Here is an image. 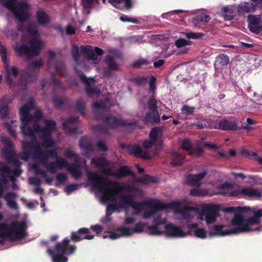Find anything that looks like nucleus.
I'll return each mask as SVG.
<instances>
[{
    "label": "nucleus",
    "instance_id": "1",
    "mask_svg": "<svg viewBox=\"0 0 262 262\" xmlns=\"http://www.w3.org/2000/svg\"><path fill=\"white\" fill-rule=\"evenodd\" d=\"M87 177L89 181L93 183L94 188H97L102 193V201L111 202L107 205L106 209V216H110L116 210H112L108 206L111 204H118L116 203L118 193L124 189V187L119 182L104 179L96 172H88Z\"/></svg>",
    "mask_w": 262,
    "mask_h": 262
},
{
    "label": "nucleus",
    "instance_id": "2",
    "mask_svg": "<svg viewBox=\"0 0 262 262\" xmlns=\"http://www.w3.org/2000/svg\"><path fill=\"white\" fill-rule=\"evenodd\" d=\"M90 233L88 228H79L76 232H72L71 238H64L61 242L57 243L55 246V251L58 254L54 255V250L48 248V253L52 257L53 262H68V259L64 256L65 254H72L76 249L75 245H70L71 240L74 242H79L83 239L91 240L94 238V235L88 234Z\"/></svg>",
    "mask_w": 262,
    "mask_h": 262
},
{
    "label": "nucleus",
    "instance_id": "3",
    "mask_svg": "<svg viewBox=\"0 0 262 262\" xmlns=\"http://www.w3.org/2000/svg\"><path fill=\"white\" fill-rule=\"evenodd\" d=\"M94 108V118L96 120H100L105 125H98L95 126V130L105 134L108 133V128L116 129L121 126H129L135 123L127 120L122 119L108 113L104 104L97 102L92 104Z\"/></svg>",
    "mask_w": 262,
    "mask_h": 262
},
{
    "label": "nucleus",
    "instance_id": "4",
    "mask_svg": "<svg viewBox=\"0 0 262 262\" xmlns=\"http://www.w3.org/2000/svg\"><path fill=\"white\" fill-rule=\"evenodd\" d=\"M2 203L0 201V208ZM3 215L0 213V221L3 219ZM27 223L25 221H13L10 225L5 223H0V237H8L11 240H19L27 235Z\"/></svg>",
    "mask_w": 262,
    "mask_h": 262
},
{
    "label": "nucleus",
    "instance_id": "5",
    "mask_svg": "<svg viewBox=\"0 0 262 262\" xmlns=\"http://www.w3.org/2000/svg\"><path fill=\"white\" fill-rule=\"evenodd\" d=\"M159 202L152 200H145L142 202L134 201V196L133 195H123L120 198V201L118 204H111L108 207L113 210H118L120 208H127L132 207L138 212H140L142 206L146 207H160Z\"/></svg>",
    "mask_w": 262,
    "mask_h": 262
},
{
    "label": "nucleus",
    "instance_id": "6",
    "mask_svg": "<svg viewBox=\"0 0 262 262\" xmlns=\"http://www.w3.org/2000/svg\"><path fill=\"white\" fill-rule=\"evenodd\" d=\"M260 223L259 219L256 217H251L246 219L243 214H236L234 215L231 220L232 225L234 227V232L238 233L248 232L253 230H259V228L257 227L253 229L250 227L252 225H258Z\"/></svg>",
    "mask_w": 262,
    "mask_h": 262
},
{
    "label": "nucleus",
    "instance_id": "7",
    "mask_svg": "<svg viewBox=\"0 0 262 262\" xmlns=\"http://www.w3.org/2000/svg\"><path fill=\"white\" fill-rule=\"evenodd\" d=\"M43 64L42 59H39L28 63L27 68L21 72L20 80L21 84L26 85L28 83L35 81L37 78L38 71Z\"/></svg>",
    "mask_w": 262,
    "mask_h": 262
},
{
    "label": "nucleus",
    "instance_id": "8",
    "mask_svg": "<svg viewBox=\"0 0 262 262\" xmlns=\"http://www.w3.org/2000/svg\"><path fill=\"white\" fill-rule=\"evenodd\" d=\"M0 55L2 62L5 64L6 70V80L7 84L10 88L13 87L15 85V82L13 81L12 77L15 78L18 75V70L16 67L10 68L9 64V60L7 58L8 52L6 47L2 44L0 41Z\"/></svg>",
    "mask_w": 262,
    "mask_h": 262
},
{
    "label": "nucleus",
    "instance_id": "9",
    "mask_svg": "<svg viewBox=\"0 0 262 262\" xmlns=\"http://www.w3.org/2000/svg\"><path fill=\"white\" fill-rule=\"evenodd\" d=\"M23 173L20 168H15L12 170L6 163L0 162V178L4 183H7L9 180L15 181L16 178L19 177Z\"/></svg>",
    "mask_w": 262,
    "mask_h": 262
},
{
    "label": "nucleus",
    "instance_id": "10",
    "mask_svg": "<svg viewBox=\"0 0 262 262\" xmlns=\"http://www.w3.org/2000/svg\"><path fill=\"white\" fill-rule=\"evenodd\" d=\"M75 70L76 74L79 76L80 80L85 85V91L87 95L90 97L94 95L99 96L100 94V91L97 88L94 86L95 84L94 78H87L83 73L81 71L78 70L77 68H75Z\"/></svg>",
    "mask_w": 262,
    "mask_h": 262
},
{
    "label": "nucleus",
    "instance_id": "11",
    "mask_svg": "<svg viewBox=\"0 0 262 262\" xmlns=\"http://www.w3.org/2000/svg\"><path fill=\"white\" fill-rule=\"evenodd\" d=\"M33 154V158L39 160L44 166V163H49L47 161L49 158H57L58 153L55 149L42 150L39 144H36L35 150Z\"/></svg>",
    "mask_w": 262,
    "mask_h": 262
},
{
    "label": "nucleus",
    "instance_id": "12",
    "mask_svg": "<svg viewBox=\"0 0 262 262\" xmlns=\"http://www.w3.org/2000/svg\"><path fill=\"white\" fill-rule=\"evenodd\" d=\"M17 0H0V3H4V6L11 10L14 16L23 24L29 19V15L24 11H23L17 7Z\"/></svg>",
    "mask_w": 262,
    "mask_h": 262
},
{
    "label": "nucleus",
    "instance_id": "13",
    "mask_svg": "<svg viewBox=\"0 0 262 262\" xmlns=\"http://www.w3.org/2000/svg\"><path fill=\"white\" fill-rule=\"evenodd\" d=\"M48 53L49 55V59L47 62L48 70H50L52 68H53L57 74L61 76H64L66 70L63 61L55 58L56 54L54 51H49Z\"/></svg>",
    "mask_w": 262,
    "mask_h": 262
},
{
    "label": "nucleus",
    "instance_id": "14",
    "mask_svg": "<svg viewBox=\"0 0 262 262\" xmlns=\"http://www.w3.org/2000/svg\"><path fill=\"white\" fill-rule=\"evenodd\" d=\"M220 207L217 205L208 204L202 209V213L205 215V220L207 224L213 223L216 221Z\"/></svg>",
    "mask_w": 262,
    "mask_h": 262
},
{
    "label": "nucleus",
    "instance_id": "15",
    "mask_svg": "<svg viewBox=\"0 0 262 262\" xmlns=\"http://www.w3.org/2000/svg\"><path fill=\"white\" fill-rule=\"evenodd\" d=\"M56 161L49 162V163H44V166L50 173L54 174L56 172V170L61 169L62 168H66L68 171L69 163L63 158H60L57 155V158H55Z\"/></svg>",
    "mask_w": 262,
    "mask_h": 262
},
{
    "label": "nucleus",
    "instance_id": "16",
    "mask_svg": "<svg viewBox=\"0 0 262 262\" xmlns=\"http://www.w3.org/2000/svg\"><path fill=\"white\" fill-rule=\"evenodd\" d=\"M43 124L44 126L41 127L38 121H35L33 126L34 133H39L41 135L43 134L46 135L49 130H56L57 124L54 120L46 119L43 120Z\"/></svg>",
    "mask_w": 262,
    "mask_h": 262
},
{
    "label": "nucleus",
    "instance_id": "17",
    "mask_svg": "<svg viewBox=\"0 0 262 262\" xmlns=\"http://www.w3.org/2000/svg\"><path fill=\"white\" fill-rule=\"evenodd\" d=\"M81 52L86 54L88 58L92 60L97 59V55L101 56L103 54L104 51L102 49L95 47L94 50L92 46L90 45H82L80 47Z\"/></svg>",
    "mask_w": 262,
    "mask_h": 262
},
{
    "label": "nucleus",
    "instance_id": "18",
    "mask_svg": "<svg viewBox=\"0 0 262 262\" xmlns=\"http://www.w3.org/2000/svg\"><path fill=\"white\" fill-rule=\"evenodd\" d=\"M78 120V117H70L68 120L62 124L63 129L66 133L68 134H76L77 133L78 128L77 123Z\"/></svg>",
    "mask_w": 262,
    "mask_h": 262
},
{
    "label": "nucleus",
    "instance_id": "19",
    "mask_svg": "<svg viewBox=\"0 0 262 262\" xmlns=\"http://www.w3.org/2000/svg\"><path fill=\"white\" fill-rule=\"evenodd\" d=\"M165 232L168 236L174 237H185L187 234L181 228L171 223L165 226Z\"/></svg>",
    "mask_w": 262,
    "mask_h": 262
},
{
    "label": "nucleus",
    "instance_id": "20",
    "mask_svg": "<svg viewBox=\"0 0 262 262\" xmlns=\"http://www.w3.org/2000/svg\"><path fill=\"white\" fill-rule=\"evenodd\" d=\"M80 162L79 157L74 158V162L71 164L69 163L68 171L70 172L75 179H79L82 176L80 170Z\"/></svg>",
    "mask_w": 262,
    "mask_h": 262
},
{
    "label": "nucleus",
    "instance_id": "21",
    "mask_svg": "<svg viewBox=\"0 0 262 262\" xmlns=\"http://www.w3.org/2000/svg\"><path fill=\"white\" fill-rule=\"evenodd\" d=\"M153 201H156L159 202V205H158L160 207H147L148 208H151L150 210L146 211L144 214L143 217L144 219H149L153 216L157 211L159 210H163L164 209L168 208L170 207V204L167 203H163L160 202L159 200L157 199H151Z\"/></svg>",
    "mask_w": 262,
    "mask_h": 262
},
{
    "label": "nucleus",
    "instance_id": "22",
    "mask_svg": "<svg viewBox=\"0 0 262 262\" xmlns=\"http://www.w3.org/2000/svg\"><path fill=\"white\" fill-rule=\"evenodd\" d=\"M207 172H202L196 174H189L186 178V181L188 184L193 186H200L201 181L206 176Z\"/></svg>",
    "mask_w": 262,
    "mask_h": 262
},
{
    "label": "nucleus",
    "instance_id": "23",
    "mask_svg": "<svg viewBox=\"0 0 262 262\" xmlns=\"http://www.w3.org/2000/svg\"><path fill=\"white\" fill-rule=\"evenodd\" d=\"M54 131H55V130H49V131H47L46 135L43 134L41 135L42 139L41 145L43 147L46 148H49L56 146L55 142L52 138V134Z\"/></svg>",
    "mask_w": 262,
    "mask_h": 262
},
{
    "label": "nucleus",
    "instance_id": "24",
    "mask_svg": "<svg viewBox=\"0 0 262 262\" xmlns=\"http://www.w3.org/2000/svg\"><path fill=\"white\" fill-rule=\"evenodd\" d=\"M14 50L18 57H21L25 56L28 58H31L34 57L33 55H32L31 49L28 46L25 45L17 46L14 48Z\"/></svg>",
    "mask_w": 262,
    "mask_h": 262
},
{
    "label": "nucleus",
    "instance_id": "25",
    "mask_svg": "<svg viewBox=\"0 0 262 262\" xmlns=\"http://www.w3.org/2000/svg\"><path fill=\"white\" fill-rule=\"evenodd\" d=\"M144 120L147 124H159L161 119L158 111L147 112L145 115Z\"/></svg>",
    "mask_w": 262,
    "mask_h": 262
},
{
    "label": "nucleus",
    "instance_id": "26",
    "mask_svg": "<svg viewBox=\"0 0 262 262\" xmlns=\"http://www.w3.org/2000/svg\"><path fill=\"white\" fill-rule=\"evenodd\" d=\"M18 196L16 192H9L5 194L4 198L7 202L8 206L13 209H17L18 207V204L14 200Z\"/></svg>",
    "mask_w": 262,
    "mask_h": 262
},
{
    "label": "nucleus",
    "instance_id": "27",
    "mask_svg": "<svg viewBox=\"0 0 262 262\" xmlns=\"http://www.w3.org/2000/svg\"><path fill=\"white\" fill-rule=\"evenodd\" d=\"M224 226L221 225H217L214 226V231L213 232H210L209 233V235L212 236L214 235H221L225 236L227 235H229L232 233H237V232H234V228L231 229H226L225 230H223Z\"/></svg>",
    "mask_w": 262,
    "mask_h": 262
},
{
    "label": "nucleus",
    "instance_id": "28",
    "mask_svg": "<svg viewBox=\"0 0 262 262\" xmlns=\"http://www.w3.org/2000/svg\"><path fill=\"white\" fill-rule=\"evenodd\" d=\"M30 43L32 55L34 57L38 55L40 53V50L42 48V42L38 37H33L30 39Z\"/></svg>",
    "mask_w": 262,
    "mask_h": 262
},
{
    "label": "nucleus",
    "instance_id": "29",
    "mask_svg": "<svg viewBox=\"0 0 262 262\" xmlns=\"http://www.w3.org/2000/svg\"><path fill=\"white\" fill-rule=\"evenodd\" d=\"M108 2L116 8L123 10L124 8L129 9L132 7V0H108Z\"/></svg>",
    "mask_w": 262,
    "mask_h": 262
},
{
    "label": "nucleus",
    "instance_id": "30",
    "mask_svg": "<svg viewBox=\"0 0 262 262\" xmlns=\"http://www.w3.org/2000/svg\"><path fill=\"white\" fill-rule=\"evenodd\" d=\"M219 128L224 130H236L237 125L234 121L224 119L221 120L219 124Z\"/></svg>",
    "mask_w": 262,
    "mask_h": 262
},
{
    "label": "nucleus",
    "instance_id": "31",
    "mask_svg": "<svg viewBox=\"0 0 262 262\" xmlns=\"http://www.w3.org/2000/svg\"><path fill=\"white\" fill-rule=\"evenodd\" d=\"M130 151L137 158H140L144 160H148L150 158V156L148 153L143 150L142 148L138 145L132 147Z\"/></svg>",
    "mask_w": 262,
    "mask_h": 262
},
{
    "label": "nucleus",
    "instance_id": "32",
    "mask_svg": "<svg viewBox=\"0 0 262 262\" xmlns=\"http://www.w3.org/2000/svg\"><path fill=\"white\" fill-rule=\"evenodd\" d=\"M250 208L246 207H234V206H231V207H225L223 209V211L227 213H234V215L236 214H243V213H248L249 211H250Z\"/></svg>",
    "mask_w": 262,
    "mask_h": 262
},
{
    "label": "nucleus",
    "instance_id": "33",
    "mask_svg": "<svg viewBox=\"0 0 262 262\" xmlns=\"http://www.w3.org/2000/svg\"><path fill=\"white\" fill-rule=\"evenodd\" d=\"M79 147L89 152L94 150V145L91 139L87 137H82L79 141Z\"/></svg>",
    "mask_w": 262,
    "mask_h": 262
},
{
    "label": "nucleus",
    "instance_id": "34",
    "mask_svg": "<svg viewBox=\"0 0 262 262\" xmlns=\"http://www.w3.org/2000/svg\"><path fill=\"white\" fill-rule=\"evenodd\" d=\"M91 163L95 165L97 168L101 170L110 165V162L105 157L93 158L91 159Z\"/></svg>",
    "mask_w": 262,
    "mask_h": 262
},
{
    "label": "nucleus",
    "instance_id": "35",
    "mask_svg": "<svg viewBox=\"0 0 262 262\" xmlns=\"http://www.w3.org/2000/svg\"><path fill=\"white\" fill-rule=\"evenodd\" d=\"M116 177L118 178L126 177L127 176H133L134 172L127 166H122L116 171Z\"/></svg>",
    "mask_w": 262,
    "mask_h": 262
},
{
    "label": "nucleus",
    "instance_id": "36",
    "mask_svg": "<svg viewBox=\"0 0 262 262\" xmlns=\"http://www.w3.org/2000/svg\"><path fill=\"white\" fill-rule=\"evenodd\" d=\"M255 6L252 3H244L240 4L237 8V12L239 14L244 13H250L255 10Z\"/></svg>",
    "mask_w": 262,
    "mask_h": 262
},
{
    "label": "nucleus",
    "instance_id": "37",
    "mask_svg": "<svg viewBox=\"0 0 262 262\" xmlns=\"http://www.w3.org/2000/svg\"><path fill=\"white\" fill-rule=\"evenodd\" d=\"M36 18L38 24L40 25H45L50 22L49 16L43 10H39L37 12Z\"/></svg>",
    "mask_w": 262,
    "mask_h": 262
},
{
    "label": "nucleus",
    "instance_id": "38",
    "mask_svg": "<svg viewBox=\"0 0 262 262\" xmlns=\"http://www.w3.org/2000/svg\"><path fill=\"white\" fill-rule=\"evenodd\" d=\"M172 162L170 164L173 167L181 165L183 163L185 159L183 155L177 152H174L172 154Z\"/></svg>",
    "mask_w": 262,
    "mask_h": 262
},
{
    "label": "nucleus",
    "instance_id": "39",
    "mask_svg": "<svg viewBox=\"0 0 262 262\" xmlns=\"http://www.w3.org/2000/svg\"><path fill=\"white\" fill-rule=\"evenodd\" d=\"M36 144H39L36 140L31 139V141H22L21 146L24 151L32 152V150L33 149H34V151L35 150Z\"/></svg>",
    "mask_w": 262,
    "mask_h": 262
},
{
    "label": "nucleus",
    "instance_id": "40",
    "mask_svg": "<svg viewBox=\"0 0 262 262\" xmlns=\"http://www.w3.org/2000/svg\"><path fill=\"white\" fill-rule=\"evenodd\" d=\"M20 128L24 136L29 137L31 139L36 140L33 129L29 127L28 125H21Z\"/></svg>",
    "mask_w": 262,
    "mask_h": 262
},
{
    "label": "nucleus",
    "instance_id": "41",
    "mask_svg": "<svg viewBox=\"0 0 262 262\" xmlns=\"http://www.w3.org/2000/svg\"><path fill=\"white\" fill-rule=\"evenodd\" d=\"M71 53L73 58L77 65L80 63L81 54L79 52V47L76 45L72 46L71 49Z\"/></svg>",
    "mask_w": 262,
    "mask_h": 262
},
{
    "label": "nucleus",
    "instance_id": "42",
    "mask_svg": "<svg viewBox=\"0 0 262 262\" xmlns=\"http://www.w3.org/2000/svg\"><path fill=\"white\" fill-rule=\"evenodd\" d=\"M248 20L249 22V26L250 30L254 32L255 28L256 27H259L257 26L260 23V20L257 18L255 15H249L248 17Z\"/></svg>",
    "mask_w": 262,
    "mask_h": 262
},
{
    "label": "nucleus",
    "instance_id": "43",
    "mask_svg": "<svg viewBox=\"0 0 262 262\" xmlns=\"http://www.w3.org/2000/svg\"><path fill=\"white\" fill-rule=\"evenodd\" d=\"M9 108L8 104L5 100H0V114L2 119H5L9 114Z\"/></svg>",
    "mask_w": 262,
    "mask_h": 262
},
{
    "label": "nucleus",
    "instance_id": "44",
    "mask_svg": "<svg viewBox=\"0 0 262 262\" xmlns=\"http://www.w3.org/2000/svg\"><path fill=\"white\" fill-rule=\"evenodd\" d=\"M34 104L33 101L30 100L28 103L22 106L19 110L20 116L24 115L30 114V111L33 108Z\"/></svg>",
    "mask_w": 262,
    "mask_h": 262
},
{
    "label": "nucleus",
    "instance_id": "45",
    "mask_svg": "<svg viewBox=\"0 0 262 262\" xmlns=\"http://www.w3.org/2000/svg\"><path fill=\"white\" fill-rule=\"evenodd\" d=\"M105 62L110 70L112 71H117L119 67L116 63L115 58L111 56H106L105 57Z\"/></svg>",
    "mask_w": 262,
    "mask_h": 262
},
{
    "label": "nucleus",
    "instance_id": "46",
    "mask_svg": "<svg viewBox=\"0 0 262 262\" xmlns=\"http://www.w3.org/2000/svg\"><path fill=\"white\" fill-rule=\"evenodd\" d=\"M75 109L83 116L86 115L85 112V104L82 99H79L76 101Z\"/></svg>",
    "mask_w": 262,
    "mask_h": 262
},
{
    "label": "nucleus",
    "instance_id": "47",
    "mask_svg": "<svg viewBox=\"0 0 262 262\" xmlns=\"http://www.w3.org/2000/svg\"><path fill=\"white\" fill-rule=\"evenodd\" d=\"M27 32L29 34L31 38L33 37H38L39 35L37 27L32 24H29L27 26Z\"/></svg>",
    "mask_w": 262,
    "mask_h": 262
},
{
    "label": "nucleus",
    "instance_id": "48",
    "mask_svg": "<svg viewBox=\"0 0 262 262\" xmlns=\"http://www.w3.org/2000/svg\"><path fill=\"white\" fill-rule=\"evenodd\" d=\"M157 100L154 95H152L147 101V105L150 111H158Z\"/></svg>",
    "mask_w": 262,
    "mask_h": 262
},
{
    "label": "nucleus",
    "instance_id": "49",
    "mask_svg": "<svg viewBox=\"0 0 262 262\" xmlns=\"http://www.w3.org/2000/svg\"><path fill=\"white\" fill-rule=\"evenodd\" d=\"M2 155L8 162H9L15 157V152L13 150V149L3 148Z\"/></svg>",
    "mask_w": 262,
    "mask_h": 262
},
{
    "label": "nucleus",
    "instance_id": "50",
    "mask_svg": "<svg viewBox=\"0 0 262 262\" xmlns=\"http://www.w3.org/2000/svg\"><path fill=\"white\" fill-rule=\"evenodd\" d=\"M210 121L209 119H201L198 121L196 122L195 125L196 126V128L198 129H203L205 128H210V125L209 124V122Z\"/></svg>",
    "mask_w": 262,
    "mask_h": 262
},
{
    "label": "nucleus",
    "instance_id": "51",
    "mask_svg": "<svg viewBox=\"0 0 262 262\" xmlns=\"http://www.w3.org/2000/svg\"><path fill=\"white\" fill-rule=\"evenodd\" d=\"M242 193L249 196H260V193L256 190L251 188H246L242 189Z\"/></svg>",
    "mask_w": 262,
    "mask_h": 262
},
{
    "label": "nucleus",
    "instance_id": "52",
    "mask_svg": "<svg viewBox=\"0 0 262 262\" xmlns=\"http://www.w3.org/2000/svg\"><path fill=\"white\" fill-rule=\"evenodd\" d=\"M216 61L222 66H226L229 62V56L226 54H220L216 57Z\"/></svg>",
    "mask_w": 262,
    "mask_h": 262
},
{
    "label": "nucleus",
    "instance_id": "53",
    "mask_svg": "<svg viewBox=\"0 0 262 262\" xmlns=\"http://www.w3.org/2000/svg\"><path fill=\"white\" fill-rule=\"evenodd\" d=\"M207 194L205 190L199 188H193L190 190V195L192 196H202Z\"/></svg>",
    "mask_w": 262,
    "mask_h": 262
},
{
    "label": "nucleus",
    "instance_id": "54",
    "mask_svg": "<svg viewBox=\"0 0 262 262\" xmlns=\"http://www.w3.org/2000/svg\"><path fill=\"white\" fill-rule=\"evenodd\" d=\"M20 117L21 122V125H29L30 122L34 121L33 115L31 114L20 116Z\"/></svg>",
    "mask_w": 262,
    "mask_h": 262
},
{
    "label": "nucleus",
    "instance_id": "55",
    "mask_svg": "<svg viewBox=\"0 0 262 262\" xmlns=\"http://www.w3.org/2000/svg\"><path fill=\"white\" fill-rule=\"evenodd\" d=\"M161 130V128L158 127H155L151 129L149 133V138L150 140L156 142L158 138V134Z\"/></svg>",
    "mask_w": 262,
    "mask_h": 262
},
{
    "label": "nucleus",
    "instance_id": "56",
    "mask_svg": "<svg viewBox=\"0 0 262 262\" xmlns=\"http://www.w3.org/2000/svg\"><path fill=\"white\" fill-rule=\"evenodd\" d=\"M148 80V77L146 76H140L134 78L132 81L138 86H141L145 85Z\"/></svg>",
    "mask_w": 262,
    "mask_h": 262
},
{
    "label": "nucleus",
    "instance_id": "57",
    "mask_svg": "<svg viewBox=\"0 0 262 262\" xmlns=\"http://www.w3.org/2000/svg\"><path fill=\"white\" fill-rule=\"evenodd\" d=\"M67 180V177L64 173H58L56 176V186L58 187L60 185H63Z\"/></svg>",
    "mask_w": 262,
    "mask_h": 262
},
{
    "label": "nucleus",
    "instance_id": "58",
    "mask_svg": "<svg viewBox=\"0 0 262 262\" xmlns=\"http://www.w3.org/2000/svg\"><path fill=\"white\" fill-rule=\"evenodd\" d=\"M150 62L147 59L141 58L134 61L132 64L134 68H140L143 65H148Z\"/></svg>",
    "mask_w": 262,
    "mask_h": 262
},
{
    "label": "nucleus",
    "instance_id": "59",
    "mask_svg": "<svg viewBox=\"0 0 262 262\" xmlns=\"http://www.w3.org/2000/svg\"><path fill=\"white\" fill-rule=\"evenodd\" d=\"M191 42L184 38H179L175 42V45L178 48H181L186 46L190 45Z\"/></svg>",
    "mask_w": 262,
    "mask_h": 262
},
{
    "label": "nucleus",
    "instance_id": "60",
    "mask_svg": "<svg viewBox=\"0 0 262 262\" xmlns=\"http://www.w3.org/2000/svg\"><path fill=\"white\" fill-rule=\"evenodd\" d=\"M156 78L154 76H151L149 79V90L152 93V95L155 96V91L156 90Z\"/></svg>",
    "mask_w": 262,
    "mask_h": 262
},
{
    "label": "nucleus",
    "instance_id": "61",
    "mask_svg": "<svg viewBox=\"0 0 262 262\" xmlns=\"http://www.w3.org/2000/svg\"><path fill=\"white\" fill-rule=\"evenodd\" d=\"M205 34L201 32H188L186 33V36L188 39H200Z\"/></svg>",
    "mask_w": 262,
    "mask_h": 262
},
{
    "label": "nucleus",
    "instance_id": "62",
    "mask_svg": "<svg viewBox=\"0 0 262 262\" xmlns=\"http://www.w3.org/2000/svg\"><path fill=\"white\" fill-rule=\"evenodd\" d=\"M195 17L199 19L204 25L206 24L210 20V16L205 13H202Z\"/></svg>",
    "mask_w": 262,
    "mask_h": 262
},
{
    "label": "nucleus",
    "instance_id": "63",
    "mask_svg": "<svg viewBox=\"0 0 262 262\" xmlns=\"http://www.w3.org/2000/svg\"><path fill=\"white\" fill-rule=\"evenodd\" d=\"M204 149L201 146H198L195 149H192L189 152L190 156H195L197 157L201 156L204 152Z\"/></svg>",
    "mask_w": 262,
    "mask_h": 262
},
{
    "label": "nucleus",
    "instance_id": "64",
    "mask_svg": "<svg viewBox=\"0 0 262 262\" xmlns=\"http://www.w3.org/2000/svg\"><path fill=\"white\" fill-rule=\"evenodd\" d=\"M149 234L151 235H160L162 232L160 231L157 226H150L148 227Z\"/></svg>",
    "mask_w": 262,
    "mask_h": 262
}]
</instances>
